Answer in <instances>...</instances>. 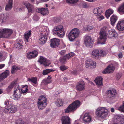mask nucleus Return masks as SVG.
Returning <instances> with one entry per match:
<instances>
[{
	"instance_id": "f257e3e1",
	"label": "nucleus",
	"mask_w": 124,
	"mask_h": 124,
	"mask_svg": "<svg viewBox=\"0 0 124 124\" xmlns=\"http://www.w3.org/2000/svg\"><path fill=\"white\" fill-rule=\"evenodd\" d=\"M108 29L106 26H104L101 28L99 33L100 42L101 44H105L107 39V32Z\"/></svg>"
},
{
	"instance_id": "f03ea898",
	"label": "nucleus",
	"mask_w": 124,
	"mask_h": 124,
	"mask_svg": "<svg viewBox=\"0 0 124 124\" xmlns=\"http://www.w3.org/2000/svg\"><path fill=\"white\" fill-rule=\"evenodd\" d=\"M80 105V101L77 100L74 101L72 104L70 105L65 109L66 113H68L70 112L75 111Z\"/></svg>"
},
{
	"instance_id": "7ed1b4c3",
	"label": "nucleus",
	"mask_w": 124,
	"mask_h": 124,
	"mask_svg": "<svg viewBox=\"0 0 124 124\" xmlns=\"http://www.w3.org/2000/svg\"><path fill=\"white\" fill-rule=\"evenodd\" d=\"M52 31L54 35H57L60 38L63 37L65 34L63 27L61 25L54 27L52 30Z\"/></svg>"
},
{
	"instance_id": "20e7f679",
	"label": "nucleus",
	"mask_w": 124,
	"mask_h": 124,
	"mask_svg": "<svg viewBox=\"0 0 124 124\" xmlns=\"http://www.w3.org/2000/svg\"><path fill=\"white\" fill-rule=\"evenodd\" d=\"M96 114L98 117L104 118L108 116V110L105 108L99 107L96 110Z\"/></svg>"
},
{
	"instance_id": "39448f33",
	"label": "nucleus",
	"mask_w": 124,
	"mask_h": 124,
	"mask_svg": "<svg viewBox=\"0 0 124 124\" xmlns=\"http://www.w3.org/2000/svg\"><path fill=\"white\" fill-rule=\"evenodd\" d=\"M38 100L37 102L38 108L39 110H42L46 106L47 99L45 96L42 95L39 97Z\"/></svg>"
},
{
	"instance_id": "423d86ee",
	"label": "nucleus",
	"mask_w": 124,
	"mask_h": 124,
	"mask_svg": "<svg viewBox=\"0 0 124 124\" xmlns=\"http://www.w3.org/2000/svg\"><path fill=\"white\" fill-rule=\"evenodd\" d=\"M43 29L42 28H40L39 30V31L41 33L40 34L39 42L42 44H45L46 42L48 34V32L47 30H45L42 31Z\"/></svg>"
},
{
	"instance_id": "0eeeda50",
	"label": "nucleus",
	"mask_w": 124,
	"mask_h": 124,
	"mask_svg": "<svg viewBox=\"0 0 124 124\" xmlns=\"http://www.w3.org/2000/svg\"><path fill=\"white\" fill-rule=\"evenodd\" d=\"M80 32L79 30L77 28L72 29L68 34V37L69 40L71 41H73L78 36Z\"/></svg>"
},
{
	"instance_id": "6e6552de",
	"label": "nucleus",
	"mask_w": 124,
	"mask_h": 124,
	"mask_svg": "<svg viewBox=\"0 0 124 124\" xmlns=\"http://www.w3.org/2000/svg\"><path fill=\"white\" fill-rule=\"evenodd\" d=\"M13 33V30L11 29L1 28L0 29V38H8Z\"/></svg>"
},
{
	"instance_id": "1a4fd4ad",
	"label": "nucleus",
	"mask_w": 124,
	"mask_h": 124,
	"mask_svg": "<svg viewBox=\"0 0 124 124\" xmlns=\"http://www.w3.org/2000/svg\"><path fill=\"white\" fill-rule=\"evenodd\" d=\"M93 12L98 20L100 21L104 19L103 16L101 14L103 12V8L102 7H99L94 8Z\"/></svg>"
},
{
	"instance_id": "9d476101",
	"label": "nucleus",
	"mask_w": 124,
	"mask_h": 124,
	"mask_svg": "<svg viewBox=\"0 0 124 124\" xmlns=\"http://www.w3.org/2000/svg\"><path fill=\"white\" fill-rule=\"evenodd\" d=\"M17 110V108L13 104H10L7 108H5L3 110L4 112L7 114L13 113L15 112Z\"/></svg>"
},
{
	"instance_id": "9b49d317",
	"label": "nucleus",
	"mask_w": 124,
	"mask_h": 124,
	"mask_svg": "<svg viewBox=\"0 0 124 124\" xmlns=\"http://www.w3.org/2000/svg\"><path fill=\"white\" fill-rule=\"evenodd\" d=\"M85 86L84 82L82 80H81L76 85V89L78 91H82L85 89Z\"/></svg>"
},
{
	"instance_id": "f8f14e48",
	"label": "nucleus",
	"mask_w": 124,
	"mask_h": 124,
	"mask_svg": "<svg viewBox=\"0 0 124 124\" xmlns=\"http://www.w3.org/2000/svg\"><path fill=\"white\" fill-rule=\"evenodd\" d=\"M106 94L108 98L112 99L116 96L117 92L116 91L115 89L107 91Z\"/></svg>"
},
{
	"instance_id": "ddd939ff",
	"label": "nucleus",
	"mask_w": 124,
	"mask_h": 124,
	"mask_svg": "<svg viewBox=\"0 0 124 124\" xmlns=\"http://www.w3.org/2000/svg\"><path fill=\"white\" fill-rule=\"evenodd\" d=\"M94 41L92 39L91 37L89 36H86L84 39V43L87 47H90L92 46Z\"/></svg>"
},
{
	"instance_id": "4468645a",
	"label": "nucleus",
	"mask_w": 124,
	"mask_h": 124,
	"mask_svg": "<svg viewBox=\"0 0 124 124\" xmlns=\"http://www.w3.org/2000/svg\"><path fill=\"white\" fill-rule=\"evenodd\" d=\"M60 41L59 39L56 38L51 39V40L50 46L53 48H55L58 47Z\"/></svg>"
},
{
	"instance_id": "2eb2a0df",
	"label": "nucleus",
	"mask_w": 124,
	"mask_h": 124,
	"mask_svg": "<svg viewBox=\"0 0 124 124\" xmlns=\"http://www.w3.org/2000/svg\"><path fill=\"white\" fill-rule=\"evenodd\" d=\"M107 35L108 38H111L113 37H116L118 34L115 30L114 29L109 30L108 32Z\"/></svg>"
},
{
	"instance_id": "dca6fc26",
	"label": "nucleus",
	"mask_w": 124,
	"mask_h": 124,
	"mask_svg": "<svg viewBox=\"0 0 124 124\" xmlns=\"http://www.w3.org/2000/svg\"><path fill=\"white\" fill-rule=\"evenodd\" d=\"M86 66L87 68L90 67L93 69L95 68L96 66V62L91 60H88L86 61Z\"/></svg>"
},
{
	"instance_id": "f3484780",
	"label": "nucleus",
	"mask_w": 124,
	"mask_h": 124,
	"mask_svg": "<svg viewBox=\"0 0 124 124\" xmlns=\"http://www.w3.org/2000/svg\"><path fill=\"white\" fill-rule=\"evenodd\" d=\"M116 27L119 31H122L124 30V18L118 22Z\"/></svg>"
},
{
	"instance_id": "a211bd4d",
	"label": "nucleus",
	"mask_w": 124,
	"mask_h": 124,
	"mask_svg": "<svg viewBox=\"0 0 124 124\" xmlns=\"http://www.w3.org/2000/svg\"><path fill=\"white\" fill-rule=\"evenodd\" d=\"M36 10L38 12L40 13L43 16L48 14L49 12L48 9L46 8H37Z\"/></svg>"
},
{
	"instance_id": "6ab92c4d",
	"label": "nucleus",
	"mask_w": 124,
	"mask_h": 124,
	"mask_svg": "<svg viewBox=\"0 0 124 124\" xmlns=\"http://www.w3.org/2000/svg\"><path fill=\"white\" fill-rule=\"evenodd\" d=\"M115 69L114 67L112 65H109L102 71V73L107 74L112 73L114 71Z\"/></svg>"
},
{
	"instance_id": "aec40b11",
	"label": "nucleus",
	"mask_w": 124,
	"mask_h": 124,
	"mask_svg": "<svg viewBox=\"0 0 124 124\" xmlns=\"http://www.w3.org/2000/svg\"><path fill=\"white\" fill-rule=\"evenodd\" d=\"M61 120L62 124H70V120L69 117L66 116L61 117Z\"/></svg>"
},
{
	"instance_id": "412c9836",
	"label": "nucleus",
	"mask_w": 124,
	"mask_h": 124,
	"mask_svg": "<svg viewBox=\"0 0 124 124\" xmlns=\"http://www.w3.org/2000/svg\"><path fill=\"white\" fill-rule=\"evenodd\" d=\"M38 52L36 50H34L32 52L28 53L27 54V57L31 59L35 58L37 56Z\"/></svg>"
},
{
	"instance_id": "4be33fe9",
	"label": "nucleus",
	"mask_w": 124,
	"mask_h": 124,
	"mask_svg": "<svg viewBox=\"0 0 124 124\" xmlns=\"http://www.w3.org/2000/svg\"><path fill=\"white\" fill-rule=\"evenodd\" d=\"M17 88L15 89L14 92V94L13 95L14 99L16 100H18V98L20 97L21 93L19 89V85H17Z\"/></svg>"
},
{
	"instance_id": "5701e85b",
	"label": "nucleus",
	"mask_w": 124,
	"mask_h": 124,
	"mask_svg": "<svg viewBox=\"0 0 124 124\" xmlns=\"http://www.w3.org/2000/svg\"><path fill=\"white\" fill-rule=\"evenodd\" d=\"M24 5L28 9V13H33L35 9L33 6L29 3H25Z\"/></svg>"
},
{
	"instance_id": "b1692460",
	"label": "nucleus",
	"mask_w": 124,
	"mask_h": 124,
	"mask_svg": "<svg viewBox=\"0 0 124 124\" xmlns=\"http://www.w3.org/2000/svg\"><path fill=\"white\" fill-rule=\"evenodd\" d=\"M92 57L96 59H98L100 56L99 50H93L91 53Z\"/></svg>"
},
{
	"instance_id": "393cba45",
	"label": "nucleus",
	"mask_w": 124,
	"mask_h": 124,
	"mask_svg": "<svg viewBox=\"0 0 124 124\" xmlns=\"http://www.w3.org/2000/svg\"><path fill=\"white\" fill-rule=\"evenodd\" d=\"M102 80L103 78L101 77H98L96 78L94 81L98 87L102 86Z\"/></svg>"
},
{
	"instance_id": "a878e982",
	"label": "nucleus",
	"mask_w": 124,
	"mask_h": 124,
	"mask_svg": "<svg viewBox=\"0 0 124 124\" xmlns=\"http://www.w3.org/2000/svg\"><path fill=\"white\" fill-rule=\"evenodd\" d=\"M10 73L8 70H6L4 72L0 74V82L2 81L8 76Z\"/></svg>"
},
{
	"instance_id": "bb28decb",
	"label": "nucleus",
	"mask_w": 124,
	"mask_h": 124,
	"mask_svg": "<svg viewBox=\"0 0 124 124\" xmlns=\"http://www.w3.org/2000/svg\"><path fill=\"white\" fill-rule=\"evenodd\" d=\"M83 120L85 122H89L91 121V117L89 113H86L84 115Z\"/></svg>"
},
{
	"instance_id": "cd10ccee",
	"label": "nucleus",
	"mask_w": 124,
	"mask_h": 124,
	"mask_svg": "<svg viewBox=\"0 0 124 124\" xmlns=\"http://www.w3.org/2000/svg\"><path fill=\"white\" fill-rule=\"evenodd\" d=\"M118 18L117 16L116 15L114 14L110 18L111 24L112 26H114L115 25V23L117 20Z\"/></svg>"
},
{
	"instance_id": "c85d7f7f",
	"label": "nucleus",
	"mask_w": 124,
	"mask_h": 124,
	"mask_svg": "<svg viewBox=\"0 0 124 124\" xmlns=\"http://www.w3.org/2000/svg\"><path fill=\"white\" fill-rule=\"evenodd\" d=\"M13 0H9L8 4H7L5 6V9L6 11L10 10L12 8Z\"/></svg>"
},
{
	"instance_id": "c756f323",
	"label": "nucleus",
	"mask_w": 124,
	"mask_h": 124,
	"mask_svg": "<svg viewBox=\"0 0 124 124\" xmlns=\"http://www.w3.org/2000/svg\"><path fill=\"white\" fill-rule=\"evenodd\" d=\"M23 41L21 40H19L15 44V47L18 49H20L23 47V45L22 44Z\"/></svg>"
},
{
	"instance_id": "7c9ffc66",
	"label": "nucleus",
	"mask_w": 124,
	"mask_h": 124,
	"mask_svg": "<svg viewBox=\"0 0 124 124\" xmlns=\"http://www.w3.org/2000/svg\"><path fill=\"white\" fill-rule=\"evenodd\" d=\"M17 83V81L16 80L12 81L7 88V90L8 91L11 90L13 87L16 85Z\"/></svg>"
},
{
	"instance_id": "2f4dec72",
	"label": "nucleus",
	"mask_w": 124,
	"mask_h": 124,
	"mask_svg": "<svg viewBox=\"0 0 124 124\" xmlns=\"http://www.w3.org/2000/svg\"><path fill=\"white\" fill-rule=\"evenodd\" d=\"M113 13V10L112 9H109L106 11L105 13V15L107 18L108 19L110 15Z\"/></svg>"
},
{
	"instance_id": "473e14b6",
	"label": "nucleus",
	"mask_w": 124,
	"mask_h": 124,
	"mask_svg": "<svg viewBox=\"0 0 124 124\" xmlns=\"http://www.w3.org/2000/svg\"><path fill=\"white\" fill-rule=\"evenodd\" d=\"M38 62L40 63L41 64H46L47 63V61L46 59L43 56H41Z\"/></svg>"
},
{
	"instance_id": "72a5a7b5",
	"label": "nucleus",
	"mask_w": 124,
	"mask_h": 124,
	"mask_svg": "<svg viewBox=\"0 0 124 124\" xmlns=\"http://www.w3.org/2000/svg\"><path fill=\"white\" fill-rule=\"evenodd\" d=\"M31 31L30 30L28 32L25 33L24 35V36L25 39V41H26L27 42H28V40L29 38L31 35Z\"/></svg>"
},
{
	"instance_id": "f704fd0d",
	"label": "nucleus",
	"mask_w": 124,
	"mask_h": 124,
	"mask_svg": "<svg viewBox=\"0 0 124 124\" xmlns=\"http://www.w3.org/2000/svg\"><path fill=\"white\" fill-rule=\"evenodd\" d=\"M54 70L53 69H46L44 70L43 71L42 74L45 75L48 74L51 72L54 71Z\"/></svg>"
},
{
	"instance_id": "c9c22d12",
	"label": "nucleus",
	"mask_w": 124,
	"mask_h": 124,
	"mask_svg": "<svg viewBox=\"0 0 124 124\" xmlns=\"http://www.w3.org/2000/svg\"><path fill=\"white\" fill-rule=\"evenodd\" d=\"M63 101L62 100L58 99L57 100L56 104L57 106L60 107L63 105Z\"/></svg>"
},
{
	"instance_id": "e433bc0d",
	"label": "nucleus",
	"mask_w": 124,
	"mask_h": 124,
	"mask_svg": "<svg viewBox=\"0 0 124 124\" xmlns=\"http://www.w3.org/2000/svg\"><path fill=\"white\" fill-rule=\"evenodd\" d=\"M28 80L29 82H32L34 84L37 83V78L36 77H32L31 78H29L28 79Z\"/></svg>"
},
{
	"instance_id": "4c0bfd02",
	"label": "nucleus",
	"mask_w": 124,
	"mask_h": 124,
	"mask_svg": "<svg viewBox=\"0 0 124 124\" xmlns=\"http://www.w3.org/2000/svg\"><path fill=\"white\" fill-rule=\"evenodd\" d=\"M74 54L73 53H70L64 56L65 57L66 59H69L73 57L74 55Z\"/></svg>"
},
{
	"instance_id": "58836bf2",
	"label": "nucleus",
	"mask_w": 124,
	"mask_h": 124,
	"mask_svg": "<svg viewBox=\"0 0 124 124\" xmlns=\"http://www.w3.org/2000/svg\"><path fill=\"white\" fill-rule=\"evenodd\" d=\"M118 10L120 13L122 12L124 13V3L118 8Z\"/></svg>"
},
{
	"instance_id": "ea45409f",
	"label": "nucleus",
	"mask_w": 124,
	"mask_h": 124,
	"mask_svg": "<svg viewBox=\"0 0 124 124\" xmlns=\"http://www.w3.org/2000/svg\"><path fill=\"white\" fill-rule=\"evenodd\" d=\"M79 6L80 7L82 8H86L88 7L86 3L85 2H81L79 4Z\"/></svg>"
},
{
	"instance_id": "a19ab883",
	"label": "nucleus",
	"mask_w": 124,
	"mask_h": 124,
	"mask_svg": "<svg viewBox=\"0 0 124 124\" xmlns=\"http://www.w3.org/2000/svg\"><path fill=\"white\" fill-rule=\"evenodd\" d=\"M51 82V81L50 80L47 79H44L43 80L42 82V84H43L45 85H46L48 84H49Z\"/></svg>"
},
{
	"instance_id": "79ce46f5",
	"label": "nucleus",
	"mask_w": 124,
	"mask_h": 124,
	"mask_svg": "<svg viewBox=\"0 0 124 124\" xmlns=\"http://www.w3.org/2000/svg\"><path fill=\"white\" fill-rule=\"evenodd\" d=\"M78 0H66V2L68 3L74 4L76 3Z\"/></svg>"
},
{
	"instance_id": "37998d69",
	"label": "nucleus",
	"mask_w": 124,
	"mask_h": 124,
	"mask_svg": "<svg viewBox=\"0 0 124 124\" xmlns=\"http://www.w3.org/2000/svg\"><path fill=\"white\" fill-rule=\"evenodd\" d=\"M116 109L121 112L124 113V107L122 105L117 107Z\"/></svg>"
},
{
	"instance_id": "c03bdc74",
	"label": "nucleus",
	"mask_w": 124,
	"mask_h": 124,
	"mask_svg": "<svg viewBox=\"0 0 124 124\" xmlns=\"http://www.w3.org/2000/svg\"><path fill=\"white\" fill-rule=\"evenodd\" d=\"M20 69V68L18 67H16L15 66H13L12 69L11 73L12 74H13L15 73V72L16 70V71L19 70Z\"/></svg>"
},
{
	"instance_id": "a18cd8bd",
	"label": "nucleus",
	"mask_w": 124,
	"mask_h": 124,
	"mask_svg": "<svg viewBox=\"0 0 124 124\" xmlns=\"http://www.w3.org/2000/svg\"><path fill=\"white\" fill-rule=\"evenodd\" d=\"M100 56H105L106 54V51L103 50H100Z\"/></svg>"
},
{
	"instance_id": "49530a36",
	"label": "nucleus",
	"mask_w": 124,
	"mask_h": 124,
	"mask_svg": "<svg viewBox=\"0 0 124 124\" xmlns=\"http://www.w3.org/2000/svg\"><path fill=\"white\" fill-rule=\"evenodd\" d=\"M66 59L65 57L64 56L60 58V61L62 64H64L66 62Z\"/></svg>"
},
{
	"instance_id": "de8ad7c7",
	"label": "nucleus",
	"mask_w": 124,
	"mask_h": 124,
	"mask_svg": "<svg viewBox=\"0 0 124 124\" xmlns=\"http://www.w3.org/2000/svg\"><path fill=\"white\" fill-rule=\"evenodd\" d=\"M84 28L85 30L90 31L93 29V27L89 25L85 26H84Z\"/></svg>"
},
{
	"instance_id": "09e8293b",
	"label": "nucleus",
	"mask_w": 124,
	"mask_h": 124,
	"mask_svg": "<svg viewBox=\"0 0 124 124\" xmlns=\"http://www.w3.org/2000/svg\"><path fill=\"white\" fill-rule=\"evenodd\" d=\"M59 68L61 70L64 71L67 69L68 68L67 66H66L64 65H62Z\"/></svg>"
},
{
	"instance_id": "8fccbe9b",
	"label": "nucleus",
	"mask_w": 124,
	"mask_h": 124,
	"mask_svg": "<svg viewBox=\"0 0 124 124\" xmlns=\"http://www.w3.org/2000/svg\"><path fill=\"white\" fill-rule=\"evenodd\" d=\"M124 123V118H121L120 120H118L117 122L118 124H123Z\"/></svg>"
},
{
	"instance_id": "3c124183",
	"label": "nucleus",
	"mask_w": 124,
	"mask_h": 124,
	"mask_svg": "<svg viewBox=\"0 0 124 124\" xmlns=\"http://www.w3.org/2000/svg\"><path fill=\"white\" fill-rule=\"evenodd\" d=\"M4 17L2 20V22L3 23L5 22L8 18V17L6 15H4Z\"/></svg>"
},
{
	"instance_id": "603ef678",
	"label": "nucleus",
	"mask_w": 124,
	"mask_h": 124,
	"mask_svg": "<svg viewBox=\"0 0 124 124\" xmlns=\"http://www.w3.org/2000/svg\"><path fill=\"white\" fill-rule=\"evenodd\" d=\"M16 124H25L23 121L20 119H18L16 121Z\"/></svg>"
},
{
	"instance_id": "864d4df0",
	"label": "nucleus",
	"mask_w": 124,
	"mask_h": 124,
	"mask_svg": "<svg viewBox=\"0 0 124 124\" xmlns=\"http://www.w3.org/2000/svg\"><path fill=\"white\" fill-rule=\"evenodd\" d=\"M10 102L9 100L8 99L6 100L4 102V104L6 106L8 105V106L10 104V105L11 104H9ZM7 107L8 108V107Z\"/></svg>"
},
{
	"instance_id": "5fc2aeb1",
	"label": "nucleus",
	"mask_w": 124,
	"mask_h": 124,
	"mask_svg": "<svg viewBox=\"0 0 124 124\" xmlns=\"http://www.w3.org/2000/svg\"><path fill=\"white\" fill-rule=\"evenodd\" d=\"M24 88L21 89L22 92L23 94L25 93L28 91V89L27 87L25 88V89H24Z\"/></svg>"
},
{
	"instance_id": "6e6d98bb",
	"label": "nucleus",
	"mask_w": 124,
	"mask_h": 124,
	"mask_svg": "<svg viewBox=\"0 0 124 124\" xmlns=\"http://www.w3.org/2000/svg\"><path fill=\"white\" fill-rule=\"evenodd\" d=\"M71 73L72 74L76 75L78 73V72L77 70H76L71 71Z\"/></svg>"
},
{
	"instance_id": "4d7b16f0",
	"label": "nucleus",
	"mask_w": 124,
	"mask_h": 124,
	"mask_svg": "<svg viewBox=\"0 0 124 124\" xmlns=\"http://www.w3.org/2000/svg\"><path fill=\"white\" fill-rule=\"evenodd\" d=\"M39 17L36 15H34L33 18V20L36 21L39 20Z\"/></svg>"
},
{
	"instance_id": "13d9d810",
	"label": "nucleus",
	"mask_w": 124,
	"mask_h": 124,
	"mask_svg": "<svg viewBox=\"0 0 124 124\" xmlns=\"http://www.w3.org/2000/svg\"><path fill=\"white\" fill-rule=\"evenodd\" d=\"M122 76V75L121 74L118 73L116 76V79L118 80Z\"/></svg>"
},
{
	"instance_id": "bf43d9fd",
	"label": "nucleus",
	"mask_w": 124,
	"mask_h": 124,
	"mask_svg": "<svg viewBox=\"0 0 124 124\" xmlns=\"http://www.w3.org/2000/svg\"><path fill=\"white\" fill-rule=\"evenodd\" d=\"M66 52V51L65 50H62L59 52V53L61 55H63L65 54Z\"/></svg>"
},
{
	"instance_id": "052dcab7",
	"label": "nucleus",
	"mask_w": 124,
	"mask_h": 124,
	"mask_svg": "<svg viewBox=\"0 0 124 124\" xmlns=\"http://www.w3.org/2000/svg\"><path fill=\"white\" fill-rule=\"evenodd\" d=\"M116 118V119L117 120V122H118V120H120V119L122 117L119 115H117L115 116Z\"/></svg>"
},
{
	"instance_id": "680f3d73",
	"label": "nucleus",
	"mask_w": 124,
	"mask_h": 124,
	"mask_svg": "<svg viewBox=\"0 0 124 124\" xmlns=\"http://www.w3.org/2000/svg\"><path fill=\"white\" fill-rule=\"evenodd\" d=\"M81 23V21L80 20H77L76 23L78 25Z\"/></svg>"
},
{
	"instance_id": "e2e57ef3",
	"label": "nucleus",
	"mask_w": 124,
	"mask_h": 124,
	"mask_svg": "<svg viewBox=\"0 0 124 124\" xmlns=\"http://www.w3.org/2000/svg\"><path fill=\"white\" fill-rule=\"evenodd\" d=\"M58 19L57 17H54V18L53 19V21L55 23H57L58 22Z\"/></svg>"
},
{
	"instance_id": "0e129e2a",
	"label": "nucleus",
	"mask_w": 124,
	"mask_h": 124,
	"mask_svg": "<svg viewBox=\"0 0 124 124\" xmlns=\"http://www.w3.org/2000/svg\"><path fill=\"white\" fill-rule=\"evenodd\" d=\"M118 56L119 58H121L122 57V53H120L118 55Z\"/></svg>"
},
{
	"instance_id": "69168bd1",
	"label": "nucleus",
	"mask_w": 124,
	"mask_h": 124,
	"mask_svg": "<svg viewBox=\"0 0 124 124\" xmlns=\"http://www.w3.org/2000/svg\"><path fill=\"white\" fill-rule=\"evenodd\" d=\"M5 66L4 64H0V69H2Z\"/></svg>"
},
{
	"instance_id": "338daca9",
	"label": "nucleus",
	"mask_w": 124,
	"mask_h": 124,
	"mask_svg": "<svg viewBox=\"0 0 124 124\" xmlns=\"http://www.w3.org/2000/svg\"><path fill=\"white\" fill-rule=\"evenodd\" d=\"M114 65L115 66L117 67L119 66V65L117 62H116L115 63Z\"/></svg>"
},
{
	"instance_id": "774afa93",
	"label": "nucleus",
	"mask_w": 124,
	"mask_h": 124,
	"mask_svg": "<svg viewBox=\"0 0 124 124\" xmlns=\"http://www.w3.org/2000/svg\"><path fill=\"white\" fill-rule=\"evenodd\" d=\"M111 111L112 112H114V108H111Z\"/></svg>"
}]
</instances>
